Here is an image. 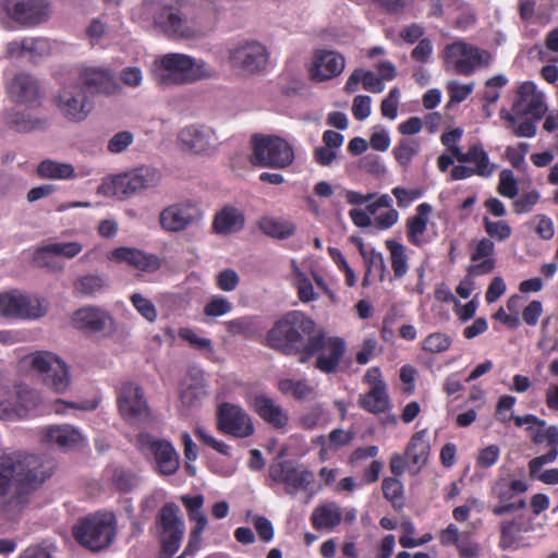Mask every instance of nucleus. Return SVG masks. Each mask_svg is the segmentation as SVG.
Wrapping results in <instances>:
<instances>
[{"instance_id":"1","label":"nucleus","mask_w":558,"mask_h":558,"mask_svg":"<svg viewBox=\"0 0 558 558\" xmlns=\"http://www.w3.org/2000/svg\"><path fill=\"white\" fill-rule=\"evenodd\" d=\"M49 476L39 457L24 451L0 452V512L15 517L27 502V487Z\"/></svg>"},{"instance_id":"2","label":"nucleus","mask_w":558,"mask_h":558,"mask_svg":"<svg viewBox=\"0 0 558 558\" xmlns=\"http://www.w3.org/2000/svg\"><path fill=\"white\" fill-rule=\"evenodd\" d=\"M155 82L162 87L182 86L216 77L214 66L185 53L169 52L157 57L151 65Z\"/></svg>"},{"instance_id":"3","label":"nucleus","mask_w":558,"mask_h":558,"mask_svg":"<svg viewBox=\"0 0 558 558\" xmlns=\"http://www.w3.org/2000/svg\"><path fill=\"white\" fill-rule=\"evenodd\" d=\"M318 330L316 323L299 311H292L277 320L268 331V347L286 355L302 356L307 348V340Z\"/></svg>"},{"instance_id":"4","label":"nucleus","mask_w":558,"mask_h":558,"mask_svg":"<svg viewBox=\"0 0 558 558\" xmlns=\"http://www.w3.org/2000/svg\"><path fill=\"white\" fill-rule=\"evenodd\" d=\"M146 0L144 5L154 10V26L168 37L191 39L205 34V28L190 15V7L180 0H168L154 4Z\"/></svg>"},{"instance_id":"5","label":"nucleus","mask_w":558,"mask_h":558,"mask_svg":"<svg viewBox=\"0 0 558 558\" xmlns=\"http://www.w3.org/2000/svg\"><path fill=\"white\" fill-rule=\"evenodd\" d=\"M162 180L159 169L141 166L131 171L106 178L97 189V193L106 197L129 198L146 190L157 187Z\"/></svg>"},{"instance_id":"6","label":"nucleus","mask_w":558,"mask_h":558,"mask_svg":"<svg viewBox=\"0 0 558 558\" xmlns=\"http://www.w3.org/2000/svg\"><path fill=\"white\" fill-rule=\"evenodd\" d=\"M74 539L90 551L109 547L117 535V519L112 512H97L81 518L72 526Z\"/></svg>"},{"instance_id":"7","label":"nucleus","mask_w":558,"mask_h":558,"mask_svg":"<svg viewBox=\"0 0 558 558\" xmlns=\"http://www.w3.org/2000/svg\"><path fill=\"white\" fill-rule=\"evenodd\" d=\"M347 352L343 338L329 336L318 329L314 337L307 340L306 351L300 356L301 363H307L315 357L314 366L324 374L337 373Z\"/></svg>"},{"instance_id":"8","label":"nucleus","mask_w":558,"mask_h":558,"mask_svg":"<svg viewBox=\"0 0 558 558\" xmlns=\"http://www.w3.org/2000/svg\"><path fill=\"white\" fill-rule=\"evenodd\" d=\"M22 363L52 391L64 393L70 388L69 367L57 354L49 351H37L26 355Z\"/></svg>"},{"instance_id":"9","label":"nucleus","mask_w":558,"mask_h":558,"mask_svg":"<svg viewBox=\"0 0 558 558\" xmlns=\"http://www.w3.org/2000/svg\"><path fill=\"white\" fill-rule=\"evenodd\" d=\"M155 529L161 556L172 557L179 550L185 534V523L181 518L180 508L173 502L163 505L156 517Z\"/></svg>"},{"instance_id":"10","label":"nucleus","mask_w":558,"mask_h":558,"mask_svg":"<svg viewBox=\"0 0 558 558\" xmlns=\"http://www.w3.org/2000/svg\"><path fill=\"white\" fill-rule=\"evenodd\" d=\"M490 61L489 51L463 40L453 41L444 50L446 69L460 75H471L478 69L487 68Z\"/></svg>"},{"instance_id":"11","label":"nucleus","mask_w":558,"mask_h":558,"mask_svg":"<svg viewBox=\"0 0 558 558\" xmlns=\"http://www.w3.org/2000/svg\"><path fill=\"white\" fill-rule=\"evenodd\" d=\"M293 160V148L286 140L278 136H253V165L284 169L292 165Z\"/></svg>"},{"instance_id":"12","label":"nucleus","mask_w":558,"mask_h":558,"mask_svg":"<svg viewBox=\"0 0 558 558\" xmlns=\"http://www.w3.org/2000/svg\"><path fill=\"white\" fill-rule=\"evenodd\" d=\"M177 138L183 151L197 156L211 155L221 144L217 130L203 123L185 125L179 131Z\"/></svg>"},{"instance_id":"13","label":"nucleus","mask_w":558,"mask_h":558,"mask_svg":"<svg viewBox=\"0 0 558 558\" xmlns=\"http://www.w3.org/2000/svg\"><path fill=\"white\" fill-rule=\"evenodd\" d=\"M314 483L313 472L295 466L291 461H277L269 465L268 486L283 485L286 494L294 497L301 490H307Z\"/></svg>"},{"instance_id":"14","label":"nucleus","mask_w":558,"mask_h":558,"mask_svg":"<svg viewBox=\"0 0 558 558\" xmlns=\"http://www.w3.org/2000/svg\"><path fill=\"white\" fill-rule=\"evenodd\" d=\"M3 7L8 16L24 28L44 24L51 16L48 0H3Z\"/></svg>"},{"instance_id":"15","label":"nucleus","mask_w":558,"mask_h":558,"mask_svg":"<svg viewBox=\"0 0 558 558\" xmlns=\"http://www.w3.org/2000/svg\"><path fill=\"white\" fill-rule=\"evenodd\" d=\"M202 219V209L190 201L170 204L159 214V225L165 232L169 233L184 231Z\"/></svg>"},{"instance_id":"16","label":"nucleus","mask_w":558,"mask_h":558,"mask_svg":"<svg viewBox=\"0 0 558 558\" xmlns=\"http://www.w3.org/2000/svg\"><path fill=\"white\" fill-rule=\"evenodd\" d=\"M228 60L231 68L245 74H254L266 68L268 52L257 41L239 43L229 49Z\"/></svg>"},{"instance_id":"17","label":"nucleus","mask_w":558,"mask_h":558,"mask_svg":"<svg viewBox=\"0 0 558 558\" xmlns=\"http://www.w3.org/2000/svg\"><path fill=\"white\" fill-rule=\"evenodd\" d=\"M546 111L545 95L537 89L533 82L526 81L517 87L511 107L512 114L530 117L532 120L539 121Z\"/></svg>"},{"instance_id":"18","label":"nucleus","mask_w":558,"mask_h":558,"mask_svg":"<svg viewBox=\"0 0 558 558\" xmlns=\"http://www.w3.org/2000/svg\"><path fill=\"white\" fill-rule=\"evenodd\" d=\"M141 450L154 456L158 471L163 475L174 474L180 466V459L172 444L157 439L149 434H141L137 438Z\"/></svg>"},{"instance_id":"19","label":"nucleus","mask_w":558,"mask_h":558,"mask_svg":"<svg viewBox=\"0 0 558 558\" xmlns=\"http://www.w3.org/2000/svg\"><path fill=\"white\" fill-rule=\"evenodd\" d=\"M218 429L234 437L245 438L254 433L251 416L239 405L222 403L217 412Z\"/></svg>"},{"instance_id":"20","label":"nucleus","mask_w":558,"mask_h":558,"mask_svg":"<svg viewBox=\"0 0 558 558\" xmlns=\"http://www.w3.org/2000/svg\"><path fill=\"white\" fill-rule=\"evenodd\" d=\"M56 105L61 114L72 122L84 121L90 111L81 84L64 85L60 89Z\"/></svg>"},{"instance_id":"21","label":"nucleus","mask_w":558,"mask_h":558,"mask_svg":"<svg viewBox=\"0 0 558 558\" xmlns=\"http://www.w3.org/2000/svg\"><path fill=\"white\" fill-rule=\"evenodd\" d=\"M53 51V44L45 37H23L7 44L5 53L10 58L27 59L38 62L49 57Z\"/></svg>"},{"instance_id":"22","label":"nucleus","mask_w":558,"mask_h":558,"mask_svg":"<svg viewBox=\"0 0 558 558\" xmlns=\"http://www.w3.org/2000/svg\"><path fill=\"white\" fill-rule=\"evenodd\" d=\"M108 259L118 264H126L146 274L156 272L162 266V259L158 255L128 246L112 250L108 254Z\"/></svg>"},{"instance_id":"23","label":"nucleus","mask_w":558,"mask_h":558,"mask_svg":"<svg viewBox=\"0 0 558 558\" xmlns=\"http://www.w3.org/2000/svg\"><path fill=\"white\" fill-rule=\"evenodd\" d=\"M118 407L121 415L129 421L144 418L149 413L143 389L133 383H126L119 389Z\"/></svg>"},{"instance_id":"24","label":"nucleus","mask_w":558,"mask_h":558,"mask_svg":"<svg viewBox=\"0 0 558 558\" xmlns=\"http://www.w3.org/2000/svg\"><path fill=\"white\" fill-rule=\"evenodd\" d=\"M75 328L90 333L109 335L114 331V320L112 316L96 306H86L77 310L72 317Z\"/></svg>"},{"instance_id":"25","label":"nucleus","mask_w":558,"mask_h":558,"mask_svg":"<svg viewBox=\"0 0 558 558\" xmlns=\"http://www.w3.org/2000/svg\"><path fill=\"white\" fill-rule=\"evenodd\" d=\"M527 433L530 434L531 440L534 445L546 444L548 451L544 454L533 458L530 460L532 473L542 469L544 465L553 463L558 457V426H527Z\"/></svg>"},{"instance_id":"26","label":"nucleus","mask_w":558,"mask_h":558,"mask_svg":"<svg viewBox=\"0 0 558 558\" xmlns=\"http://www.w3.org/2000/svg\"><path fill=\"white\" fill-rule=\"evenodd\" d=\"M8 410H0V420L14 421L25 417L41 402L40 393L27 386H17L14 395L9 393Z\"/></svg>"},{"instance_id":"27","label":"nucleus","mask_w":558,"mask_h":558,"mask_svg":"<svg viewBox=\"0 0 558 558\" xmlns=\"http://www.w3.org/2000/svg\"><path fill=\"white\" fill-rule=\"evenodd\" d=\"M345 66L342 54L335 50L317 49L313 54L311 77L317 82L331 80L340 75Z\"/></svg>"},{"instance_id":"28","label":"nucleus","mask_w":558,"mask_h":558,"mask_svg":"<svg viewBox=\"0 0 558 558\" xmlns=\"http://www.w3.org/2000/svg\"><path fill=\"white\" fill-rule=\"evenodd\" d=\"M250 407L275 428H284L289 423V414L281 405L265 393H250L246 397Z\"/></svg>"},{"instance_id":"29","label":"nucleus","mask_w":558,"mask_h":558,"mask_svg":"<svg viewBox=\"0 0 558 558\" xmlns=\"http://www.w3.org/2000/svg\"><path fill=\"white\" fill-rule=\"evenodd\" d=\"M78 80L90 94L112 95L119 89L113 72L106 68H85L81 71Z\"/></svg>"},{"instance_id":"30","label":"nucleus","mask_w":558,"mask_h":558,"mask_svg":"<svg viewBox=\"0 0 558 558\" xmlns=\"http://www.w3.org/2000/svg\"><path fill=\"white\" fill-rule=\"evenodd\" d=\"M41 441L63 450L78 447L84 437L78 428L70 424L50 425L41 429Z\"/></svg>"},{"instance_id":"31","label":"nucleus","mask_w":558,"mask_h":558,"mask_svg":"<svg viewBox=\"0 0 558 558\" xmlns=\"http://www.w3.org/2000/svg\"><path fill=\"white\" fill-rule=\"evenodd\" d=\"M494 254V242L488 238L481 239L471 253L473 264L468 267V274L470 276H483L492 272L496 265Z\"/></svg>"},{"instance_id":"32","label":"nucleus","mask_w":558,"mask_h":558,"mask_svg":"<svg viewBox=\"0 0 558 558\" xmlns=\"http://www.w3.org/2000/svg\"><path fill=\"white\" fill-rule=\"evenodd\" d=\"M9 96L19 104H34L39 97V85L28 73L16 74L8 84Z\"/></svg>"},{"instance_id":"33","label":"nucleus","mask_w":558,"mask_h":558,"mask_svg":"<svg viewBox=\"0 0 558 558\" xmlns=\"http://www.w3.org/2000/svg\"><path fill=\"white\" fill-rule=\"evenodd\" d=\"M433 207L428 203H422L416 207V215L409 217L405 222L407 238L415 246H423L428 241L425 238L428 216Z\"/></svg>"},{"instance_id":"34","label":"nucleus","mask_w":558,"mask_h":558,"mask_svg":"<svg viewBox=\"0 0 558 558\" xmlns=\"http://www.w3.org/2000/svg\"><path fill=\"white\" fill-rule=\"evenodd\" d=\"M244 222L245 218L241 210L227 206L216 214L213 227L217 234L227 235L241 231Z\"/></svg>"},{"instance_id":"35","label":"nucleus","mask_w":558,"mask_h":558,"mask_svg":"<svg viewBox=\"0 0 558 558\" xmlns=\"http://www.w3.org/2000/svg\"><path fill=\"white\" fill-rule=\"evenodd\" d=\"M429 454V442L426 430L415 433L405 450V456L414 473L418 472L426 463Z\"/></svg>"},{"instance_id":"36","label":"nucleus","mask_w":558,"mask_h":558,"mask_svg":"<svg viewBox=\"0 0 558 558\" xmlns=\"http://www.w3.org/2000/svg\"><path fill=\"white\" fill-rule=\"evenodd\" d=\"M359 403L369 413H384L390 407L387 387L384 381H376L367 393L361 395Z\"/></svg>"},{"instance_id":"37","label":"nucleus","mask_w":558,"mask_h":558,"mask_svg":"<svg viewBox=\"0 0 558 558\" xmlns=\"http://www.w3.org/2000/svg\"><path fill=\"white\" fill-rule=\"evenodd\" d=\"M499 547L504 550H517L523 547V533L527 529L518 520H505L500 523Z\"/></svg>"},{"instance_id":"38","label":"nucleus","mask_w":558,"mask_h":558,"mask_svg":"<svg viewBox=\"0 0 558 558\" xmlns=\"http://www.w3.org/2000/svg\"><path fill=\"white\" fill-rule=\"evenodd\" d=\"M460 163H473L475 174L483 178H489L496 168L490 163L488 154L484 150L482 145H472L466 153L459 156Z\"/></svg>"},{"instance_id":"39","label":"nucleus","mask_w":558,"mask_h":558,"mask_svg":"<svg viewBox=\"0 0 558 558\" xmlns=\"http://www.w3.org/2000/svg\"><path fill=\"white\" fill-rule=\"evenodd\" d=\"M342 520V509L336 502H328L317 507L311 517L316 530H332Z\"/></svg>"},{"instance_id":"40","label":"nucleus","mask_w":558,"mask_h":558,"mask_svg":"<svg viewBox=\"0 0 558 558\" xmlns=\"http://www.w3.org/2000/svg\"><path fill=\"white\" fill-rule=\"evenodd\" d=\"M37 174L47 180H73L76 179V171L73 165L60 162L52 159L43 160L37 166Z\"/></svg>"},{"instance_id":"41","label":"nucleus","mask_w":558,"mask_h":558,"mask_svg":"<svg viewBox=\"0 0 558 558\" xmlns=\"http://www.w3.org/2000/svg\"><path fill=\"white\" fill-rule=\"evenodd\" d=\"M361 82L366 90L374 94L381 93L385 88L380 77L372 71H365L363 69H357L350 75L344 88L348 93H353L357 89Z\"/></svg>"},{"instance_id":"42","label":"nucleus","mask_w":558,"mask_h":558,"mask_svg":"<svg viewBox=\"0 0 558 558\" xmlns=\"http://www.w3.org/2000/svg\"><path fill=\"white\" fill-rule=\"evenodd\" d=\"M21 319H38L49 310V302L41 296L20 292Z\"/></svg>"},{"instance_id":"43","label":"nucleus","mask_w":558,"mask_h":558,"mask_svg":"<svg viewBox=\"0 0 558 558\" xmlns=\"http://www.w3.org/2000/svg\"><path fill=\"white\" fill-rule=\"evenodd\" d=\"M206 396V386L202 378L185 379L180 389V400L186 408L195 407Z\"/></svg>"},{"instance_id":"44","label":"nucleus","mask_w":558,"mask_h":558,"mask_svg":"<svg viewBox=\"0 0 558 558\" xmlns=\"http://www.w3.org/2000/svg\"><path fill=\"white\" fill-rule=\"evenodd\" d=\"M258 227L263 233L276 239H288L295 232L294 223L272 217H263L258 221Z\"/></svg>"},{"instance_id":"45","label":"nucleus","mask_w":558,"mask_h":558,"mask_svg":"<svg viewBox=\"0 0 558 558\" xmlns=\"http://www.w3.org/2000/svg\"><path fill=\"white\" fill-rule=\"evenodd\" d=\"M227 331L232 336H243L252 338L262 330L258 318L253 316H243L223 323Z\"/></svg>"},{"instance_id":"46","label":"nucleus","mask_w":558,"mask_h":558,"mask_svg":"<svg viewBox=\"0 0 558 558\" xmlns=\"http://www.w3.org/2000/svg\"><path fill=\"white\" fill-rule=\"evenodd\" d=\"M386 247L390 253V263L395 278H403L409 270L405 246L397 241L388 240L386 241Z\"/></svg>"},{"instance_id":"47","label":"nucleus","mask_w":558,"mask_h":558,"mask_svg":"<svg viewBox=\"0 0 558 558\" xmlns=\"http://www.w3.org/2000/svg\"><path fill=\"white\" fill-rule=\"evenodd\" d=\"M189 520L194 523V526L191 529L189 543L184 551L177 558H187V556H193L199 549L202 534L208 523L207 515L204 512L193 515Z\"/></svg>"},{"instance_id":"48","label":"nucleus","mask_w":558,"mask_h":558,"mask_svg":"<svg viewBox=\"0 0 558 558\" xmlns=\"http://www.w3.org/2000/svg\"><path fill=\"white\" fill-rule=\"evenodd\" d=\"M500 118L506 121V128L510 130L517 137H534L536 134L535 120H526L518 124V117L507 109L502 108L499 112Z\"/></svg>"},{"instance_id":"49","label":"nucleus","mask_w":558,"mask_h":558,"mask_svg":"<svg viewBox=\"0 0 558 558\" xmlns=\"http://www.w3.org/2000/svg\"><path fill=\"white\" fill-rule=\"evenodd\" d=\"M279 390L284 395H291L298 400L313 398L315 389L306 380L282 379L279 381Z\"/></svg>"},{"instance_id":"50","label":"nucleus","mask_w":558,"mask_h":558,"mask_svg":"<svg viewBox=\"0 0 558 558\" xmlns=\"http://www.w3.org/2000/svg\"><path fill=\"white\" fill-rule=\"evenodd\" d=\"M106 287V280L99 275H85L74 282V293L81 296H92Z\"/></svg>"},{"instance_id":"51","label":"nucleus","mask_w":558,"mask_h":558,"mask_svg":"<svg viewBox=\"0 0 558 558\" xmlns=\"http://www.w3.org/2000/svg\"><path fill=\"white\" fill-rule=\"evenodd\" d=\"M9 124L17 132L27 133L34 130H41L46 126V121L34 118L28 112L16 111L9 118Z\"/></svg>"},{"instance_id":"52","label":"nucleus","mask_w":558,"mask_h":558,"mask_svg":"<svg viewBox=\"0 0 558 558\" xmlns=\"http://www.w3.org/2000/svg\"><path fill=\"white\" fill-rule=\"evenodd\" d=\"M452 345V338L440 331H435L426 336L421 342V349L430 354H441L447 352Z\"/></svg>"},{"instance_id":"53","label":"nucleus","mask_w":558,"mask_h":558,"mask_svg":"<svg viewBox=\"0 0 558 558\" xmlns=\"http://www.w3.org/2000/svg\"><path fill=\"white\" fill-rule=\"evenodd\" d=\"M420 151V143L413 138H403L396 146L393 154L397 161L403 167L408 168L413 159Z\"/></svg>"},{"instance_id":"54","label":"nucleus","mask_w":558,"mask_h":558,"mask_svg":"<svg viewBox=\"0 0 558 558\" xmlns=\"http://www.w3.org/2000/svg\"><path fill=\"white\" fill-rule=\"evenodd\" d=\"M0 315L21 318L20 291H10L0 294Z\"/></svg>"},{"instance_id":"55","label":"nucleus","mask_w":558,"mask_h":558,"mask_svg":"<svg viewBox=\"0 0 558 558\" xmlns=\"http://www.w3.org/2000/svg\"><path fill=\"white\" fill-rule=\"evenodd\" d=\"M485 232L489 235L490 240L495 239L499 242L508 240L512 234V228L505 220H490L488 217L483 218Z\"/></svg>"},{"instance_id":"56","label":"nucleus","mask_w":558,"mask_h":558,"mask_svg":"<svg viewBox=\"0 0 558 558\" xmlns=\"http://www.w3.org/2000/svg\"><path fill=\"white\" fill-rule=\"evenodd\" d=\"M233 310L232 303L225 296L215 295L204 306V314L208 317H220Z\"/></svg>"},{"instance_id":"57","label":"nucleus","mask_w":558,"mask_h":558,"mask_svg":"<svg viewBox=\"0 0 558 558\" xmlns=\"http://www.w3.org/2000/svg\"><path fill=\"white\" fill-rule=\"evenodd\" d=\"M497 191L501 196L510 199L514 198L518 195V183L511 170L505 169L500 172Z\"/></svg>"},{"instance_id":"58","label":"nucleus","mask_w":558,"mask_h":558,"mask_svg":"<svg viewBox=\"0 0 558 558\" xmlns=\"http://www.w3.org/2000/svg\"><path fill=\"white\" fill-rule=\"evenodd\" d=\"M54 254L49 251V246L46 244L36 250L34 253V263L37 267L48 268L52 271H60L63 266L54 259Z\"/></svg>"},{"instance_id":"59","label":"nucleus","mask_w":558,"mask_h":558,"mask_svg":"<svg viewBox=\"0 0 558 558\" xmlns=\"http://www.w3.org/2000/svg\"><path fill=\"white\" fill-rule=\"evenodd\" d=\"M130 300L133 304V306L136 308V311L148 322L153 323L157 319V310L154 305V303L143 296L140 293H133L130 296Z\"/></svg>"},{"instance_id":"60","label":"nucleus","mask_w":558,"mask_h":558,"mask_svg":"<svg viewBox=\"0 0 558 558\" xmlns=\"http://www.w3.org/2000/svg\"><path fill=\"white\" fill-rule=\"evenodd\" d=\"M49 251L57 256H62L68 259L74 258L83 251V244L76 241L72 242H52L47 244Z\"/></svg>"},{"instance_id":"61","label":"nucleus","mask_w":558,"mask_h":558,"mask_svg":"<svg viewBox=\"0 0 558 558\" xmlns=\"http://www.w3.org/2000/svg\"><path fill=\"white\" fill-rule=\"evenodd\" d=\"M134 142V134L130 131H120L116 133L107 144V149L111 154H121L125 151Z\"/></svg>"},{"instance_id":"62","label":"nucleus","mask_w":558,"mask_h":558,"mask_svg":"<svg viewBox=\"0 0 558 558\" xmlns=\"http://www.w3.org/2000/svg\"><path fill=\"white\" fill-rule=\"evenodd\" d=\"M362 257L366 264L367 271H377L380 274V279H384L385 272L387 270L385 258L380 252H377L375 248H368L363 252Z\"/></svg>"},{"instance_id":"63","label":"nucleus","mask_w":558,"mask_h":558,"mask_svg":"<svg viewBox=\"0 0 558 558\" xmlns=\"http://www.w3.org/2000/svg\"><path fill=\"white\" fill-rule=\"evenodd\" d=\"M474 83L462 84L459 81H451L447 84V90L451 102L460 104L473 92Z\"/></svg>"},{"instance_id":"64","label":"nucleus","mask_w":558,"mask_h":558,"mask_svg":"<svg viewBox=\"0 0 558 558\" xmlns=\"http://www.w3.org/2000/svg\"><path fill=\"white\" fill-rule=\"evenodd\" d=\"M114 486L122 492H130L138 484L136 475L123 469H117L112 475Z\"/></svg>"}]
</instances>
